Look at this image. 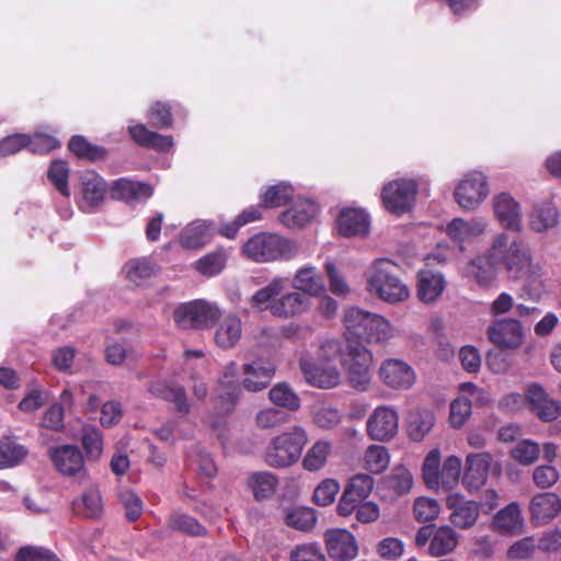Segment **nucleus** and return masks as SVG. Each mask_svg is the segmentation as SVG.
<instances>
[{
    "instance_id": "1",
    "label": "nucleus",
    "mask_w": 561,
    "mask_h": 561,
    "mask_svg": "<svg viewBox=\"0 0 561 561\" xmlns=\"http://www.w3.org/2000/svg\"><path fill=\"white\" fill-rule=\"evenodd\" d=\"M500 266L514 279L535 283L540 276V266L533 262L527 245L519 239L511 240L505 232L497 233L488 251L467 264L465 275L488 287L495 280Z\"/></svg>"
},
{
    "instance_id": "2",
    "label": "nucleus",
    "mask_w": 561,
    "mask_h": 561,
    "mask_svg": "<svg viewBox=\"0 0 561 561\" xmlns=\"http://www.w3.org/2000/svg\"><path fill=\"white\" fill-rule=\"evenodd\" d=\"M287 287V278H273L251 297V306L257 310L268 309L273 316L282 319L294 318L308 311L311 307L310 298L296 289L285 293Z\"/></svg>"
},
{
    "instance_id": "3",
    "label": "nucleus",
    "mask_w": 561,
    "mask_h": 561,
    "mask_svg": "<svg viewBox=\"0 0 561 561\" xmlns=\"http://www.w3.org/2000/svg\"><path fill=\"white\" fill-rule=\"evenodd\" d=\"M340 353L341 345L335 340L323 342L314 355L302 353L299 365L307 382L322 389L336 387L341 381V373L332 362Z\"/></svg>"
},
{
    "instance_id": "4",
    "label": "nucleus",
    "mask_w": 561,
    "mask_h": 561,
    "mask_svg": "<svg viewBox=\"0 0 561 561\" xmlns=\"http://www.w3.org/2000/svg\"><path fill=\"white\" fill-rule=\"evenodd\" d=\"M398 266L388 259L376 260L366 271L367 291L390 305L410 298V288L398 276Z\"/></svg>"
},
{
    "instance_id": "5",
    "label": "nucleus",
    "mask_w": 561,
    "mask_h": 561,
    "mask_svg": "<svg viewBox=\"0 0 561 561\" xmlns=\"http://www.w3.org/2000/svg\"><path fill=\"white\" fill-rule=\"evenodd\" d=\"M308 442L305 427L290 426L268 440L263 450V461L274 469H287L299 461Z\"/></svg>"
},
{
    "instance_id": "6",
    "label": "nucleus",
    "mask_w": 561,
    "mask_h": 561,
    "mask_svg": "<svg viewBox=\"0 0 561 561\" xmlns=\"http://www.w3.org/2000/svg\"><path fill=\"white\" fill-rule=\"evenodd\" d=\"M242 254L255 263H270L279 260H290L296 255L295 244L276 233L260 232L249 238Z\"/></svg>"
},
{
    "instance_id": "7",
    "label": "nucleus",
    "mask_w": 561,
    "mask_h": 561,
    "mask_svg": "<svg viewBox=\"0 0 561 561\" xmlns=\"http://www.w3.org/2000/svg\"><path fill=\"white\" fill-rule=\"evenodd\" d=\"M339 355L350 385L358 391H366L371 382L373 353L357 341H347Z\"/></svg>"
},
{
    "instance_id": "8",
    "label": "nucleus",
    "mask_w": 561,
    "mask_h": 561,
    "mask_svg": "<svg viewBox=\"0 0 561 561\" xmlns=\"http://www.w3.org/2000/svg\"><path fill=\"white\" fill-rule=\"evenodd\" d=\"M221 317L219 307L204 299H196L179 305L173 313L176 325L181 329H208Z\"/></svg>"
},
{
    "instance_id": "9",
    "label": "nucleus",
    "mask_w": 561,
    "mask_h": 561,
    "mask_svg": "<svg viewBox=\"0 0 561 561\" xmlns=\"http://www.w3.org/2000/svg\"><path fill=\"white\" fill-rule=\"evenodd\" d=\"M489 178L481 171L466 173L454 191L456 203L467 211L478 209L490 195Z\"/></svg>"
},
{
    "instance_id": "10",
    "label": "nucleus",
    "mask_w": 561,
    "mask_h": 561,
    "mask_svg": "<svg viewBox=\"0 0 561 561\" xmlns=\"http://www.w3.org/2000/svg\"><path fill=\"white\" fill-rule=\"evenodd\" d=\"M490 343L503 351H515L523 346L526 332L522 322L515 318L496 319L485 331Z\"/></svg>"
},
{
    "instance_id": "11",
    "label": "nucleus",
    "mask_w": 561,
    "mask_h": 561,
    "mask_svg": "<svg viewBox=\"0 0 561 561\" xmlns=\"http://www.w3.org/2000/svg\"><path fill=\"white\" fill-rule=\"evenodd\" d=\"M417 188V183L411 179L394 180L385 184L381 191L385 208L398 216L409 211L415 202Z\"/></svg>"
},
{
    "instance_id": "12",
    "label": "nucleus",
    "mask_w": 561,
    "mask_h": 561,
    "mask_svg": "<svg viewBox=\"0 0 561 561\" xmlns=\"http://www.w3.org/2000/svg\"><path fill=\"white\" fill-rule=\"evenodd\" d=\"M495 220L506 230L520 232L523 229V210L520 203L510 193L501 192L491 199Z\"/></svg>"
},
{
    "instance_id": "13",
    "label": "nucleus",
    "mask_w": 561,
    "mask_h": 561,
    "mask_svg": "<svg viewBox=\"0 0 561 561\" xmlns=\"http://www.w3.org/2000/svg\"><path fill=\"white\" fill-rule=\"evenodd\" d=\"M398 428V412L389 405L377 407L366 422L367 435L373 440L388 442L397 435Z\"/></svg>"
},
{
    "instance_id": "14",
    "label": "nucleus",
    "mask_w": 561,
    "mask_h": 561,
    "mask_svg": "<svg viewBox=\"0 0 561 561\" xmlns=\"http://www.w3.org/2000/svg\"><path fill=\"white\" fill-rule=\"evenodd\" d=\"M374 489V479L369 474L357 473L353 476L345 486L336 506L341 516H348L363 503Z\"/></svg>"
},
{
    "instance_id": "15",
    "label": "nucleus",
    "mask_w": 561,
    "mask_h": 561,
    "mask_svg": "<svg viewBox=\"0 0 561 561\" xmlns=\"http://www.w3.org/2000/svg\"><path fill=\"white\" fill-rule=\"evenodd\" d=\"M380 381L393 390H408L415 383L414 369L399 358H387L381 362L378 369Z\"/></svg>"
},
{
    "instance_id": "16",
    "label": "nucleus",
    "mask_w": 561,
    "mask_h": 561,
    "mask_svg": "<svg viewBox=\"0 0 561 561\" xmlns=\"http://www.w3.org/2000/svg\"><path fill=\"white\" fill-rule=\"evenodd\" d=\"M49 458L62 476L79 479L87 477L84 457L78 446L62 445L50 448Z\"/></svg>"
},
{
    "instance_id": "17",
    "label": "nucleus",
    "mask_w": 561,
    "mask_h": 561,
    "mask_svg": "<svg viewBox=\"0 0 561 561\" xmlns=\"http://www.w3.org/2000/svg\"><path fill=\"white\" fill-rule=\"evenodd\" d=\"M526 401L530 411L543 422L554 421L561 414V403L551 398L538 383L528 386Z\"/></svg>"
},
{
    "instance_id": "18",
    "label": "nucleus",
    "mask_w": 561,
    "mask_h": 561,
    "mask_svg": "<svg viewBox=\"0 0 561 561\" xmlns=\"http://www.w3.org/2000/svg\"><path fill=\"white\" fill-rule=\"evenodd\" d=\"M328 554L335 561H348L357 556L355 537L346 529H330L324 534Z\"/></svg>"
},
{
    "instance_id": "19",
    "label": "nucleus",
    "mask_w": 561,
    "mask_h": 561,
    "mask_svg": "<svg viewBox=\"0 0 561 561\" xmlns=\"http://www.w3.org/2000/svg\"><path fill=\"white\" fill-rule=\"evenodd\" d=\"M488 227L489 222L483 217H473L468 220L457 217L447 224L446 233L462 249L463 243L471 242L481 237Z\"/></svg>"
},
{
    "instance_id": "20",
    "label": "nucleus",
    "mask_w": 561,
    "mask_h": 561,
    "mask_svg": "<svg viewBox=\"0 0 561 561\" xmlns=\"http://www.w3.org/2000/svg\"><path fill=\"white\" fill-rule=\"evenodd\" d=\"M491 462L489 453L469 454L466 457L462 483L469 491H477L485 484Z\"/></svg>"
},
{
    "instance_id": "21",
    "label": "nucleus",
    "mask_w": 561,
    "mask_h": 561,
    "mask_svg": "<svg viewBox=\"0 0 561 561\" xmlns=\"http://www.w3.org/2000/svg\"><path fill=\"white\" fill-rule=\"evenodd\" d=\"M447 507L451 511L450 522L458 528L472 527L478 517L480 505L473 501H467L458 493L449 494L446 500Z\"/></svg>"
},
{
    "instance_id": "22",
    "label": "nucleus",
    "mask_w": 561,
    "mask_h": 561,
    "mask_svg": "<svg viewBox=\"0 0 561 561\" xmlns=\"http://www.w3.org/2000/svg\"><path fill=\"white\" fill-rule=\"evenodd\" d=\"M529 513L535 524H548L561 513V499L553 492L537 493L529 502Z\"/></svg>"
},
{
    "instance_id": "23",
    "label": "nucleus",
    "mask_w": 561,
    "mask_h": 561,
    "mask_svg": "<svg viewBox=\"0 0 561 561\" xmlns=\"http://www.w3.org/2000/svg\"><path fill=\"white\" fill-rule=\"evenodd\" d=\"M82 199L80 208L83 211H94L104 201L106 184L104 180L93 171H88L81 176Z\"/></svg>"
},
{
    "instance_id": "24",
    "label": "nucleus",
    "mask_w": 561,
    "mask_h": 561,
    "mask_svg": "<svg viewBox=\"0 0 561 561\" xmlns=\"http://www.w3.org/2000/svg\"><path fill=\"white\" fill-rule=\"evenodd\" d=\"M445 287L446 280L443 274L432 270H421L417 273L416 295L423 304L432 305L437 301Z\"/></svg>"
},
{
    "instance_id": "25",
    "label": "nucleus",
    "mask_w": 561,
    "mask_h": 561,
    "mask_svg": "<svg viewBox=\"0 0 561 561\" xmlns=\"http://www.w3.org/2000/svg\"><path fill=\"white\" fill-rule=\"evenodd\" d=\"M216 232L217 227L213 221L198 219L181 231L179 242L183 248L198 249L207 244Z\"/></svg>"
},
{
    "instance_id": "26",
    "label": "nucleus",
    "mask_w": 561,
    "mask_h": 561,
    "mask_svg": "<svg viewBox=\"0 0 561 561\" xmlns=\"http://www.w3.org/2000/svg\"><path fill=\"white\" fill-rule=\"evenodd\" d=\"M319 211L318 205L311 199L298 198L279 215L280 222L287 228H301L311 222Z\"/></svg>"
},
{
    "instance_id": "27",
    "label": "nucleus",
    "mask_w": 561,
    "mask_h": 561,
    "mask_svg": "<svg viewBox=\"0 0 561 561\" xmlns=\"http://www.w3.org/2000/svg\"><path fill=\"white\" fill-rule=\"evenodd\" d=\"M217 322L218 324L214 333L215 344L224 350L236 346L242 335L241 319L233 313H228L222 318L220 317Z\"/></svg>"
},
{
    "instance_id": "28",
    "label": "nucleus",
    "mask_w": 561,
    "mask_h": 561,
    "mask_svg": "<svg viewBox=\"0 0 561 561\" xmlns=\"http://www.w3.org/2000/svg\"><path fill=\"white\" fill-rule=\"evenodd\" d=\"M369 226L368 214L359 208L343 209L337 219L339 231L345 237L366 236Z\"/></svg>"
},
{
    "instance_id": "29",
    "label": "nucleus",
    "mask_w": 561,
    "mask_h": 561,
    "mask_svg": "<svg viewBox=\"0 0 561 561\" xmlns=\"http://www.w3.org/2000/svg\"><path fill=\"white\" fill-rule=\"evenodd\" d=\"M493 528L503 535H518L524 528V518L519 504L512 502L500 510L493 519Z\"/></svg>"
},
{
    "instance_id": "30",
    "label": "nucleus",
    "mask_w": 561,
    "mask_h": 561,
    "mask_svg": "<svg viewBox=\"0 0 561 561\" xmlns=\"http://www.w3.org/2000/svg\"><path fill=\"white\" fill-rule=\"evenodd\" d=\"M291 287L307 297H317L325 293L323 279L314 266L298 268L291 280Z\"/></svg>"
},
{
    "instance_id": "31",
    "label": "nucleus",
    "mask_w": 561,
    "mask_h": 561,
    "mask_svg": "<svg viewBox=\"0 0 561 561\" xmlns=\"http://www.w3.org/2000/svg\"><path fill=\"white\" fill-rule=\"evenodd\" d=\"M148 390L156 397L173 402L178 412L182 414H187L191 410L186 391L182 386L172 385L165 380L158 379L149 383Z\"/></svg>"
},
{
    "instance_id": "32",
    "label": "nucleus",
    "mask_w": 561,
    "mask_h": 561,
    "mask_svg": "<svg viewBox=\"0 0 561 561\" xmlns=\"http://www.w3.org/2000/svg\"><path fill=\"white\" fill-rule=\"evenodd\" d=\"M528 220L533 231L545 232L558 225L559 210L551 201H543L534 205Z\"/></svg>"
},
{
    "instance_id": "33",
    "label": "nucleus",
    "mask_w": 561,
    "mask_h": 561,
    "mask_svg": "<svg viewBox=\"0 0 561 561\" xmlns=\"http://www.w3.org/2000/svg\"><path fill=\"white\" fill-rule=\"evenodd\" d=\"M152 187L142 182H136L128 179L115 181L111 188L114 198L126 202L146 201L152 195Z\"/></svg>"
},
{
    "instance_id": "34",
    "label": "nucleus",
    "mask_w": 561,
    "mask_h": 561,
    "mask_svg": "<svg viewBox=\"0 0 561 561\" xmlns=\"http://www.w3.org/2000/svg\"><path fill=\"white\" fill-rule=\"evenodd\" d=\"M128 130L133 140L142 147L162 152L169 151L173 147V138L171 136L151 131L144 124L130 126Z\"/></svg>"
},
{
    "instance_id": "35",
    "label": "nucleus",
    "mask_w": 561,
    "mask_h": 561,
    "mask_svg": "<svg viewBox=\"0 0 561 561\" xmlns=\"http://www.w3.org/2000/svg\"><path fill=\"white\" fill-rule=\"evenodd\" d=\"M332 448V443L328 439L316 440L302 457V468L309 472L320 471L328 463Z\"/></svg>"
},
{
    "instance_id": "36",
    "label": "nucleus",
    "mask_w": 561,
    "mask_h": 561,
    "mask_svg": "<svg viewBox=\"0 0 561 561\" xmlns=\"http://www.w3.org/2000/svg\"><path fill=\"white\" fill-rule=\"evenodd\" d=\"M275 369L271 365L252 363L244 366L243 386L249 391H261L267 387Z\"/></svg>"
},
{
    "instance_id": "37",
    "label": "nucleus",
    "mask_w": 561,
    "mask_h": 561,
    "mask_svg": "<svg viewBox=\"0 0 561 561\" xmlns=\"http://www.w3.org/2000/svg\"><path fill=\"white\" fill-rule=\"evenodd\" d=\"M435 415L430 410L411 411L408 416L407 432L411 439L421 442L433 428Z\"/></svg>"
},
{
    "instance_id": "38",
    "label": "nucleus",
    "mask_w": 561,
    "mask_h": 561,
    "mask_svg": "<svg viewBox=\"0 0 561 561\" xmlns=\"http://www.w3.org/2000/svg\"><path fill=\"white\" fill-rule=\"evenodd\" d=\"M373 313L355 307L346 310L343 320L348 341L350 336L365 340Z\"/></svg>"
},
{
    "instance_id": "39",
    "label": "nucleus",
    "mask_w": 561,
    "mask_h": 561,
    "mask_svg": "<svg viewBox=\"0 0 561 561\" xmlns=\"http://www.w3.org/2000/svg\"><path fill=\"white\" fill-rule=\"evenodd\" d=\"M158 271V265L147 257L130 260L124 266L126 278L135 286L142 285Z\"/></svg>"
},
{
    "instance_id": "40",
    "label": "nucleus",
    "mask_w": 561,
    "mask_h": 561,
    "mask_svg": "<svg viewBox=\"0 0 561 561\" xmlns=\"http://www.w3.org/2000/svg\"><path fill=\"white\" fill-rule=\"evenodd\" d=\"M396 336V329L383 316L373 313L365 341L370 344H385Z\"/></svg>"
},
{
    "instance_id": "41",
    "label": "nucleus",
    "mask_w": 561,
    "mask_h": 561,
    "mask_svg": "<svg viewBox=\"0 0 561 561\" xmlns=\"http://www.w3.org/2000/svg\"><path fill=\"white\" fill-rule=\"evenodd\" d=\"M458 543L456 531L449 526H442L435 530L430 542L432 556L440 557L450 553Z\"/></svg>"
},
{
    "instance_id": "42",
    "label": "nucleus",
    "mask_w": 561,
    "mask_h": 561,
    "mask_svg": "<svg viewBox=\"0 0 561 561\" xmlns=\"http://www.w3.org/2000/svg\"><path fill=\"white\" fill-rule=\"evenodd\" d=\"M461 460L457 456H449L445 459L442 468L438 472V483L434 490H444L449 491L453 490L459 481V477L461 473Z\"/></svg>"
},
{
    "instance_id": "43",
    "label": "nucleus",
    "mask_w": 561,
    "mask_h": 561,
    "mask_svg": "<svg viewBox=\"0 0 561 561\" xmlns=\"http://www.w3.org/2000/svg\"><path fill=\"white\" fill-rule=\"evenodd\" d=\"M313 423L322 430H332L341 423V412L330 403L319 402L312 405Z\"/></svg>"
},
{
    "instance_id": "44",
    "label": "nucleus",
    "mask_w": 561,
    "mask_h": 561,
    "mask_svg": "<svg viewBox=\"0 0 561 561\" xmlns=\"http://www.w3.org/2000/svg\"><path fill=\"white\" fill-rule=\"evenodd\" d=\"M278 480L270 471H260L251 474L249 485L256 500L270 497L274 494Z\"/></svg>"
},
{
    "instance_id": "45",
    "label": "nucleus",
    "mask_w": 561,
    "mask_h": 561,
    "mask_svg": "<svg viewBox=\"0 0 561 561\" xmlns=\"http://www.w3.org/2000/svg\"><path fill=\"white\" fill-rule=\"evenodd\" d=\"M170 529L188 536H204L206 529L199 522L182 512H173L168 518Z\"/></svg>"
},
{
    "instance_id": "46",
    "label": "nucleus",
    "mask_w": 561,
    "mask_h": 561,
    "mask_svg": "<svg viewBox=\"0 0 561 561\" xmlns=\"http://www.w3.org/2000/svg\"><path fill=\"white\" fill-rule=\"evenodd\" d=\"M540 445L531 439H522L511 449V457L522 466L535 463L540 456Z\"/></svg>"
},
{
    "instance_id": "47",
    "label": "nucleus",
    "mask_w": 561,
    "mask_h": 561,
    "mask_svg": "<svg viewBox=\"0 0 561 561\" xmlns=\"http://www.w3.org/2000/svg\"><path fill=\"white\" fill-rule=\"evenodd\" d=\"M270 400L277 407L288 411H297L300 408V399L287 383L275 385L268 393Z\"/></svg>"
},
{
    "instance_id": "48",
    "label": "nucleus",
    "mask_w": 561,
    "mask_h": 561,
    "mask_svg": "<svg viewBox=\"0 0 561 561\" xmlns=\"http://www.w3.org/2000/svg\"><path fill=\"white\" fill-rule=\"evenodd\" d=\"M27 449L13 440H0V469L18 466L26 457Z\"/></svg>"
},
{
    "instance_id": "49",
    "label": "nucleus",
    "mask_w": 561,
    "mask_h": 561,
    "mask_svg": "<svg viewBox=\"0 0 561 561\" xmlns=\"http://www.w3.org/2000/svg\"><path fill=\"white\" fill-rule=\"evenodd\" d=\"M237 366L234 363L228 364L219 379L220 398L226 400L230 405L234 403L239 397V386L236 380Z\"/></svg>"
},
{
    "instance_id": "50",
    "label": "nucleus",
    "mask_w": 561,
    "mask_h": 561,
    "mask_svg": "<svg viewBox=\"0 0 561 561\" xmlns=\"http://www.w3.org/2000/svg\"><path fill=\"white\" fill-rule=\"evenodd\" d=\"M317 522L316 513L312 508L295 507L289 510L285 516L287 526L301 531L310 530Z\"/></svg>"
},
{
    "instance_id": "51",
    "label": "nucleus",
    "mask_w": 561,
    "mask_h": 561,
    "mask_svg": "<svg viewBox=\"0 0 561 561\" xmlns=\"http://www.w3.org/2000/svg\"><path fill=\"white\" fill-rule=\"evenodd\" d=\"M194 358L198 359L201 362V365L204 366L205 359H204V354L202 351H186L185 352V369L191 371V379L193 381L191 389H192L193 396L197 400H204L208 394V388H207V385L194 371L195 368L191 364V362Z\"/></svg>"
},
{
    "instance_id": "52",
    "label": "nucleus",
    "mask_w": 561,
    "mask_h": 561,
    "mask_svg": "<svg viewBox=\"0 0 561 561\" xmlns=\"http://www.w3.org/2000/svg\"><path fill=\"white\" fill-rule=\"evenodd\" d=\"M390 462L389 453L386 447L371 445L364 455V465L373 473H380L387 469Z\"/></svg>"
},
{
    "instance_id": "53",
    "label": "nucleus",
    "mask_w": 561,
    "mask_h": 561,
    "mask_svg": "<svg viewBox=\"0 0 561 561\" xmlns=\"http://www.w3.org/2000/svg\"><path fill=\"white\" fill-rule=\"evenodd\" d=\"M227 261V255L224 251H215L204 255L195 263V268L204 276L211 277L219 274Z\"/></svg>"
},
{
    "instance_id": "54",
    "label": "nucleus",
    "mask_w": 561,
    "mask_h": 561,
    "mask_svg": "<svg viewBox=\"0 0 561 561\" xmlns=\"http://www.w3.org/2000/svg\"><path fill=\"white\" fill-rule=\"evenodd\" d=\"M293 187L286 183H279L270 186L262 194V204L264 207L276 208L287 203L293 195Z\"/></svg>"
},
{
    "instance_id": "55",
    "label": "nucleus",
    "mask_w": 561,
    "mask_h": 561,
    "mask_svg": "<svg viewBox=\"0 0 561 561\" xmlns=\"http://www.w3.org/2000/svg\"><path fill=\"white\" fill-rule=\"evenodd\" d=\"M82 445L88 459L98 460L103 453L102 433L93 426H84L82 430Z\"/></svg>"
},
{
    "instance_id": "56",
    "label": "nucleus",
    "mask_w": 561,
    "mask_h": 561,
    "mask_svg": "<svg viewBox=\"0 0 561 561\" xmlns=\"http://www.w3.org/2000/svg\"><path fill=\"white\" fill-rule=\"evenodd\" d=\"M288 421V415L276 408H264L255 415V425L261 430H273Z\"/></svg>"
},
{
    "instance_id": "57",
    "label": "nucleus",
    "mask_w": 561,
    "mask_h": 561,
    "mask_svg": "<svg viewBox=\"0 0 561 561\" xmlns=\"http://www.w3.org/2000/svg\"><path fill=\"white\" fill-rule=\"evenodd\" d=\"M472 405L470 399L459 396L450 403L449 422L455 428L461 427L470 417Z\"/></svg>"
},
{
    "instance_id": "58",
    "label": "nucleus",
    "mask_w": 561,
    "mask_h": 561,
    "mask_svg": "<svg viewBox=\"0 0 561 561\" xmlns=\"http://www.w3.org/2000/svg\"><path fill=\"white\" fill-rule=\"evenodd\" d=\"M386 484L398 495H401L411 490L413 478L407 468L400 466L392 469L391 474L386 479Z\"/></svg>"
},
{
    "instance_id": "59",
    "label": "nucleus",
    "mask_w": 561,
    "mask_h": 561,
    "mask_svg": "<svg viewBox=\"0 0 561 561\" xmlns=\"http://www.w3.org/2000/svg\"><path fill=\"white\" fill-rule=\"evenodd\" d=\"M440 469V451L438 448H434L426 455L423 466L422 473L425 484L431 488L437 486V477Z\"/></svg>"
},
{
    "instance_id": "60",
    "label": "nucleus",
    "mask_w": 561,
    "mask_h": 561,
    "mask_svg": "<svg viewBox=\"0 0 561 561\" xmlns=\"http://www.w3.org/2000/svg\"><path fill=\"white\" fill-rule=\"evenodd\" d=\"M69 169L64 161H55L48 169V179L58 192L65 196H70L68 186Z\"/></svg>"
},
{
    "instance_id": "61",
    "label": "nucleus",
    "mask_w": 561,
    "mask_h": 561,
    "mask_svg": "<svg viewBox=\"0 0 561 561\" xmlns=\"http://www.w3.org/2000/svg\"><path fill=\"white\" fill-rule=\"evenodd\" d=\"M340 492V483L335 479H324L313 491V502L320 506L332 504Z\"/></svg>"
},
{
    "instance_id": "62",
    "label": "nucleus",
    "mask_w": 561,
    "mask_h": 561,
    "mask_svg": "<svg viewBox=\"0 0 561 561\" xmlns=\"http://www.w3.org/2000/svg\"><path fill=\"white\" fill-rule=\"evenodd\" d=\"M324 270L329 280L330 291L337 297H346L351 293V288L335 264L331 261H327Z\"/></svg>"
},
{
    "instance_id": "63",
    "label": "nucleus",
    "mask_w": 561,
    "mask_h": 561,
    "mask_svg": "<svg viewBox=\"0 0 561 561\" xmlns=\"http://www.w3.org/2000/svg\"><path fill=\"white\" fill-rule=\"evenodd\" d=\"M440 512V505L435 499L419 497L414 502L413 513L420 523L434 520Z\"/></svg>"
},
{
    "instance_id": "64",
    "label": "nucleus",
    "mask_w": 561,
    "mask_h": 561,
    "mask_svg": "<svg viewBox=\"0 0 561 561\" xmlns=\"http://www.w3.org/2000/svg\"><path fill=\"white\" fill-rule=\"evenodd\" d=\"M16 561H60L57 556L43 547L26 546L20 548Z\"/></svg>"
}]
</instances>
